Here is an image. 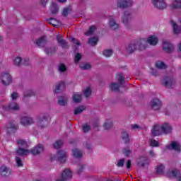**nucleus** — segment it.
<instances>
[{"label": "nucleus", "mask_w": 181, "mask_h": 181, "mask_svg": "<svg viewBox=\"0 0 181 181\" xmlns=\"http://www.w3.org/2000/svg\"><path fill=\"white\" fill-rule=\"evenodd\" d=\"M150 146H159V142L155 139H150Z\"/></svg>", "instance_id": "50"}, {"label": "nucleus", "mask_w": 181, "mask_h": 181, "mask_svg": "<svg viewBox=\"0 0 181 181\" xmlns=\"http://www.w3.org/2000/svg\"><path fill=\"white\" fill-rule=\"evenodd\" d=\"M50 11L52 15H57V13H59V6H57V4L52 3L50 6Z\"/></svg>", "instance_id": "23"}, {"label": "nucleus", "mask_w": 181, "mask_h": 181, "mask_svg": "<svg viewBox=\"0 0 181 181\" xmlns=\"http://www.w3.org/2000/svg\"><path fill=\"white\" fill-rule=\"evenodd\" d=\"M151 107L153 110H154L155 111H158L159 110H160V107H162V102L158 99V98H155L153 99L151 101Z\"/></svg>", "instance_id": "9"}, {"label": "nucleus", "mask_w": 181, "mask_h": 181, "mask_svg": "<svg viewBox=\"0 0 181 181\" xmlns=\"http://www.w3.org/2000/svg\"><path fill=\"white\" fill-rule=\"evenodd\" d=\"M130 153H132V151L129 148H125L123 149V154L126 158H129Z\"/></svg>", "instance_id": "46"}, {"label": "nucleus", "mask_w": 181, "mask_h": 181, "mask_svg": "<svg viewBox=\"0 0 181 181\" xmlns=\"http://www.w3.org/2000/svg\"><path fill=\"white\" fill-rule=\"evenodd\" d=\"M83 170H84V166L81 165L78 170V175H80L81 173H82V172H83Z\"/></svg>", "instance_id": "60"}, {"label": "nucleus", "mask_w": 181, "mask_h": 181, "mask_svg": "<svg viewBox=\"0 0 181 181\" xmlns=\"http://www.w3.org/2000/svg\"><path fill=\"white\" fill-rule=\"evenodd\" d=\"M74 158H82L83 152L77 148H74L71 151Z\"/></svg>", "instance_id": "25"}, {"label": "nucleus", "mask_w": 181, "mask_h": 181, "mask_svg": "<svg viewBox=\"0 0 181 181\" xmlns=\"http://www.w3.org/2000/svg\"><path fill=\"white\" fill-rule=\"evenodd\" d=\"M103 128H105V129H110V128H112V121H111V119H107L103 124Z\"/></svg>", "instance_id": "32"}, {"label": "nucleus", "mask_w": 181, "mask_h": 181, "mask_svg": "<svg viewBox=\"0 0 181 181\" xmlns=\"http://www.w3.org/2000/svg\"><path fill=\"white\" fill-rule=\"evenodd\" d=\"M84 95H85L86 98H88V97H90V95H91V88H90V87L87 88L84 90Z\"/></svg>", "instance_id": "49"}, {"label": "nucleus", "mask_w": 181, "mask_h": 181, "mask_svg": "<svg viewBox=\"0 0 181 181\" xmlns=\"http://www.w3.org/2000/svg\"><path fill=\"white\" fill-rule=\"evenodd\" d=\"M109 25L112 30H117L119 28V25L114 20L109 21Z\"/></svg>", "instance_id": "26"}, {"label": "nucleus", "mask_w": 181, "mask_h": 181, "mask_svg": "<svg viewBox=\"0 0 181 181\" xmlns=\"http://www.w3.org/2000/svg\"><path fill=\"white\" fill-rule=\"evenodd\" d=\"M44 52L47 54H54V53H56V47H46L44 49Z\"/></svg>", "instance_id": "29"}, {"label": "nucleus", "mask_w": 181, "mask_h": 181, "mask_svg": "<svg viewBox=\"0 0 181 181\" xmlns=\"http://www.w3.org/2000/svg\"><path fill=\"white\" fill-rule=\"evenodd\" d=\"M148 158L146 157H141V160L138 162V165H141V168H145Z\"/></svg>", "instance_id": "38"}, {"label": "nucleus", "mask_w": 181, "mask_h": 181, "mask_svg": "<svg viewBox=\"0 0 181 181\" xmlns=\"http://www.w3.org/2000/svg\"><path fill=\"white\" fill-rule=\"evenodd\" d=\"M151 134L153 136H158L162 135V126L159 124H156L153 126V129L151 130Z\"/></svg>", "instance_id": "12"}, {"label": "nucleus", "mask_w": 181, "mask_h": 181, "mask_svg": "<svg viewBox=\"0 0 181 181\" xmlns=\"http://www.w3.org/2000/svg\"><path fill=\"white\" fill-rule=\"evenodd\" d=\"M178 174H179V170L176 169L172 170L170 173H168L170 177V176H173V177H176V176H177Z\"/></svg>", "instance_id": "52"}, {"label": "nucleus", "mask_w": 181, "mask_h": 181, "mask_svg": "<svg viewBox=\"0 0 181 181\" xmlns=\"http://www.w3.org/2000/svg\"><path fill=\"white\" fill-rule=\"evenodd\" d=\"M47 22H48L49 25H52V26H57L58 21L55 18H50L47 19Z\"/></svg>", "instance_id": "39"}, {"label": "nucleus", "mask_w": 181, "mask_h": 181, "mask_svg": "<svg viewBox=\"0 0 181 181\" xmlns=\"http://www.w3.org/2000/svg\"><path fill=\"white\" fill-rule=\"evenodd\" d=\"M72 177L73 174L70 169H65L61 175V180H57V181H67L70 180Z\"/></svg>", "instance_id": "3"}, {"label": "nucleus", "mask_w": 181, "mask_h": 181, "mask_svg": "<svg viewBox=\"0 0 181 181\" xmlns=\"http://www.w3.org/2000/svg\"><path fill=\"white\" fill-rule=\"evenodd\" d=\"M57 160L58 162H60V163H64V162H66V160L67 159V157L66 156V152L62 150L57 151Z\"/></svg>", "instance_id": "14"}, {"label": "nucleus", "mask_w": 181, "mask_h": 181, "mask_svg": "<svg viewBox=\"0 0 181 181\" xmlns=\"http://www.w3.org/2000/svg\"><path fill=\"white\" fill-rule=\"evenodd\" d=\"M161 130L163 132V134H172V126H170L169 123H163L161 125Z\"/></svg>", "instance_id": "17"}, {"label": "nucleus", "mask_w": 181, "mask_h": 181, "mask_svg": "<svg viewBox=\"0 0 181 181\" xmlns=\"http://www.w3.org/2000/svg\"><path fill=\"white\" fill-rule=\"evenodd\" d=\"M13 63L15 66H20L21 63H22V58L21 57H17L14 60Z\"/></svg>", "instance_id": "47"}, {"label": "nucleus", "mask_w": 181, "mask_h": 181, "mask_svg": "<svg viewBox=\"0 0 181 181\" xmlns=\"http://www.w3.org/2000/svg\"><path fill=\"white\" fill-rule=\"evenodd\" d=\"M156 66L157 69H166V64H165L164 62L160 61H158L156 63Z\"/></svg>", "instance_id": "41"}, {"label": "nucleus", "mask_w": 181, "mask_h": 181, "mask_svg": "<svg viewBox=\"0 0 181 181\" xmlns=\"http://www.w3.org/2000/svg\"><path fill=\"white\" fill-rule=\"evenodd\" d=\"M62 146H63V141H62V140L57 141L53 144V147L54 148V149H60V148H62Z\"/></svg>", "instance_id": "37"}, {"label": "nucleus", "mask_w": 181, "mask_h": 181, "mask_svg": "<svg viewBox=\"0 0 181 181\" xmlns=\"http://www.w3.org/2000/svg\"><path fill=\"white\" fill-rule=\"evenodd\" d=\"M17 144L18 145V148L16 151V153L19 156H25V155H28L29 152H31L33 155H40V153H42L45 151L43 145L38 144L36 147L31 148L30 151L28 150V148L29 147L28 142L23 139L17 141Z\"/></svg>", "instance_id": "2"}, {"label": "nucleus", "mask_w": 181, "mask_h": 181, "mask_svg": "<svg viewBox=\"0 0 181 181\" xmlns=\"http://www.w3.org/2000/svg\"><path fill=\"white\" fill-rule=\"evenodd\" d=\"M131 166H132V164L131 163V160H128L126 163L127 169H131Z\"/></svg>", "instance_id": "58"}, {"label": "nucleus", "mask_w": 181, "mask_h": 181, "mask_svg": "<svg viewBox=\"0 0 181 181\" xmlns=\"http://www.w3.org/2000/svg\"><path fill=\"white\" fill-rule=\"evenodd\" d=\"M170 23L173 26L175 35H179V33H181V27L177 25L176 22H175L173 20H170Z\"/></svg>", "instance_id": "20"}, {"label": "nucleus", "mask_w": 181, "mask_h": 181, "mask_svg": "<svg viewBox=\"0 0 181 181\" xmlns=\"http://www.w3.org/2000/svg\"><path fill=\"white\" fill-rule=\"evenodd\" d=\"M167 149L170 151H176V152H180L181 146L176 141H171V144L167 146Z\"/></svg>", "instance_id": "11"}, {"label": "nucleus", "mask_w": 181, "mask_h": 181, "mask_svg": "<svg viewBox=\"0 0 181 181\" xmlns=\"http://www.w3.org/2000/svg\"><path fill=\"white\" fill-rule=\"evenodd\" d=\"M16 161L18 168L23 166V164H22V159L20 157H16Z\"/></svg>", "instance_id": "53"}, {"label": "nucleus", "mask_w": 181, "mask_h": 181, "mask_svg": "<svg viewBox=\"0 0 181 181\" xmlns=\"http://www.w3.org/2000/svg\"><path fill=\"white\" fill-rule=\"evenodd\" d=\"M121 86H119V83H112L110 84V89L112 91H119Z\"/></svg>", "instance_id": "33"}, {"label": "nucleus", "mask_w": 181, "mask_h": 181, "mask_svg": "<svg viewBox=\"0 0 181 181\" xmlns=\"http://www.w3.org/2000/svg\"><path fill=\"white\" fill-rule=\"evenodd\" d=\"M152 4L154 8H156L157 9L166 8V3H165V0H152Z\"/></svg>", "instance_id": "7"}, {"label": "nucleus", "mask_w": 181, "mask_h": 181, "mask_svg": "<svg viewBox=\"0 0 181 181\" xmlns=\"http://www.w3.org/2000/svg\"><path fill=\"white\" fill-rule=\"evenodd\" d=\"M40 3L42 6H46V4H47V0H40Z\"/></svg>", "instance_id": "62"}, {"label": "nucleus", "mask_w": 181, "mask_h": 181, "mask_svg": "<svg viewBox=\"0 0 181 181\" xmlns=\"http://www.w3.org/2000/svg\"><path fill=\"white\" fill-rule=\"evenodd\" d=\"M84 110V106H78L74 110V114L75 115H78V114H81V112H83Z\"/></svg>", "instance_id": "35"}, {"label": "nucleus", "mask_w": 181, "mask_h": 181, "mask_svg": "<svg viewBox=\"0 0 181 181\" xmlns=\"http://www.w3.org/2000/svg\"><path fill=\"white\" fill-rule=\"evenodd\" d=\"M18 97H19V95L16 92L13 93L11 95L12 100H16V98H18Z\"/></svg>", "instance_id": "59"}, {"label": "nucleus", "mask_w": 181, "mask_h": 181, "mask_svg": "<svg viewBox=\"0 0 181 181\" xmlns=\"http://www.w3.org/2000/svg\"><path fill=\"white\" fill-rule=\"evenodd\" d=\"M46 44V38L45 37H42L40 39L37 40L36 45L37 47H42V46H45Z\"/></svg>", "instance_id": "28"}, {"label": "nucleus", "mask_w": 181, "mask_h": 181, "mask_svg": "<svg viewBox=\"0 0 181 181\" xmlns=\"http://www.w3.org/2000/svg\"><path fill=\"white\" fill-rule=\"evenodd\" d=\"M72 100L76 104L81 103V94L74 93L72 96Z\"/></svg>", "instance_id": "24"}, {"label": "nucleus", "mask_w": 181, "mask_h": 181, "mask_svg": "<svg viewBox=\"0 0 181 181\" xmlns=\"http://www.w3.org/2000/svg\"><path fill=\"white\" fill-rule=\"evenodd\" d=\"M163 170H165V165L163 164L157 165L156 168L157 175H163Z\"/></svg>", "instance_id": "30"}, {"label": "nucleus", "mask_w": 181, "mask_h": 181, "mask_svg": "<svg viewBox=\"0 0 181 181\" xmlns=\"http://www.w3.org/2000/svg\"><path fill=\"white\" fill-rule=\"evenodd\" d=\"M94 32H95V26L91 25L89 28L88 30L86 33H85V35H86V36H90V35H93L94 33Z\"/></svg>", "instance_id": "36"}, {"label": "nucleus", "mask_w": 181, "mask_h": 181, "mask_svg": "<svg viewBox=\"0 0 181 181\" xmlns=\"http://www.w3.org/2000/svg\"><path fill=\"white\" fill-rule=\"evenodd\" d=\"M71 42H74L75 45H76L77 46H81L80 42L77 41V40H76L75 38H71Z\"/></svg>", "instance_id": "61"}, {"label": "nucleus", "mask_w": 181, "mask_h": 181, "mask_svg": "<svg viewBox=\"0 0 181 181\" xmlns=\"http://www.w3.org/2000/svg\"><path fill=\"white\" fill-rule=\"evenodd\" d=\"M69 12H70V8H64L62 11V16H67L69 15Z\"/></svg>", "instance_id": "55"}, {"label": "nucleus", "mask_w": 181, "mask_h": 181, "mask_svg": "<svg viewBox=\"0 0 181 181\" xmlns=\"http://www.w3.org/2000/svg\"><path fill=\"white\" fill-rule=\"evenodd\" d=\"M58 69L59 70L60 73H64L65 71H67V67L64 64H60Z\"/></svg>", "instance_id": "43"}, {"label": "nucleus", "mask_w": 181, "mask_h": 181, "mask_svg": "<svg viewBox=\"0 0 181 181\" xmlns=\"http://www.w3.org/2000/svg\"><path fill=\"white\" fill-rule=\"evenodd\" d=\"M58 104L59 105H62L64 107V105H67V98H64V96H60L58 100Z\"/></svg>", "instance_id": "31"}, {"label": "nucleus", "mask_w": 181, "mask_h": 181, "mask_svg": "<svg viewBox=\"0 0 181 181\" xmlns=\"http://www.w3.org/2000/svg\"><path fill=\"white\" fill-rule=\"evenodd\" d=\"M117 6L119 8H129L132 6V1L131 0H117Z\"/></svg>", "instance_id": "8"}, {"label": "nucleus", "mask_w": 181, "mask_h": 181, "mask_svg": "<svg viewBox=\"0 0 181 181\" xmlns=\"http://www.w3.org/2000/svg\"><path fill=\"white\" fill-rule=\"evenodd\" d=\"M22 125L28 127V125H32L33 124V119L29 117H23L21 119Z\"/></svg>", "instance_id": "19"}, {"label": "nucleus", "mask_w": 181, "mask_h": 181, "mask_svg": "<svg viewBox=\"0 0 181 181\" xmlns=\"http://www.w3.org/2000/svg\"><path fill=\"white\" fill-rule=\"evenodd\" d=\"M1 80L4 86H8L12 83V77L8 73H3L1 76Z\"/></svg>", "instance_id": "6"}, {"label": "nucleus", "mask_w": 181, "mask_h": 181, "mask_svg": "<svg viewBox=\"0 0 181 181\" xmlns=\"http://www.w3.org/2000/svg\"><path fill=\"white\" fill-rule=\"evenodd\" d=\"M18 124H15L12 122L8 124V126L6 127V131L7 134H15L16 132V129H18Z\"/></svg>", "instance_id": "16"}, {"label": "nucleus", "mask_w": 181, "mask_h": 181, "mask_svg": "<svg viewBox=\"0 0 181 181\" xmlns=\"http://www.w3.org/2000/svg\"><path fill=\"white\" fill-rule=\"evenodd\" d=\"M89 45H91V46H95L97 43H98V37H92L88 40Z\"/></svg>", "instance_id": "34"}, {"label": "nucleus", "mask_w": 181, "mask_h": 181, "mask_svg": "<svg viewBox=\"0 0 181 181\" xmlns=\"http://www.w3.org/2000/svg\"><path fill=\"white\" fill-rule=\"evenodd\" d=\"M163 49L165 53H173L175 50V46L173 44L167 42V41H163Z\"/></svg>", "instance_id": "5"}, {"label": "nucleus", "mask_w": 181, "mask_h": 181, "mask_svg": "<svg viewBox=\"0 0 181 181\" xmlns=\"http://www.w3.org/2000/svg\"><path fill=\"white\" fill-rule=\"evenodd\" d=\"M158 42H159V40L155 35L149 37L147 40L141 38L136 41V43L129 44L127 47V52L131 54L134 53L135 50H145L146 49V43H148L151 46H156Z\"/></svg>", "instance_id": "1"}, {"label": "nucleus", "mask_w": 181, "mask_h": 181, "mask_svg": "<svg viewBox=\"0 0 181 181\" xmlns=\"http://www.w3.org/2000/svg\"><path fill=\"white\" fill-rule=\"evenodd\" d=\"M80 60H81V54L77 53L75 55L74 62H75L76 64H77V63H78V62H80Z\"/></svg>", "instance_id": "54"}, {"label": "nucleus", "mask_w": 181, "mask_h": 181, "mask_svg": "<svg viewBox=\"0 0 181 181\" xmlns=\"http://www.w3.org/2000/svg\"><path fill=\"white\" fill-rule=\"evenodd\" d=\"M66 88V83L61 81L55 86L54 93H59Z\"/></svg>", "instance_id": "21"}, {"label": "nucleus", "mask_w": 181, "mask_h": 181, "mask_svg": "<svg viewBox=\"0 0 181 181\" xmlns=\"http://www.w3.org/2000/svg\"><path fill=\"white\" fill-rule=\"evenodd\" d=\"M171 9H181V0H175L170 5Z\"/></svg>", "instance_id": "22"}, {"label": "nucleus", "mask_w": 181, "mask_h": 181, "mask_svg": "<svg viewBox=\"0 0 181 181\" xmlns=\"http://www.w3.org/2000/svg\"><path fill=\"white\" fill-rule=\"evenodd\" d=\"M0 173L3 177H8V176L11 175V169L8 168V167L5 165H2L0 168Z\"/></svg>", "instance_id": "18"}, {"label": "nucleus", "mask_w": 181, "mask_h": 181, "mask_svg": "<svg viewBox=\"0 0 181 181\" xmlns=\"http://www.w3.org/2000/svg\"><path fill=\"white\" fill-rule=\"evenodd\" d=\"M57 42L60 45L62 49H69V43L66 40L63 39V35H57Z\"/></svg>", "instance_id": "10"}, {"label": "nucleus", "mask_w": 181, "mask_h": 181, "mask_svg": "<svg viewBox=\"0 0 181 181\" xmlns=\"http://www.w3.org/2000/svg\"><path fill=\"white\" fill-rule=\"evenodd\" d=\"M86 148H87V149H88L89 151H90V153H91V149H93V146H91V144H86Z\"/></svg>", "instance_id": "63"}, {"label": "nucleus", "mask_w": 181, "mask_h": 181, "mask_svg": "<svg viewBox=\"0 0 181 181\" xmlns=\"http://www.w3.org/2000/svg\"><path fill=\"white\" fill-rule=\"evenodd\" d=\"M35 95V92L32 91V90H27L24 93V98H26V97H32Z\"/></svg>", "instance_id": "45"}, {"label": "nucleus", "mask_w": 181, "mask_h": 181, "mask_svg": "<svg viewBox=\"0 0 181 181\" xmlns=\"http://www.w3.org/2000/svg\"><path fill=\"white\" fill-rule=\"evenodd\" d=\"M122 139L124 141V144H129V135L128 134V132H122Z\"/></svg>", "instance_id": "27"}, {"label": "nucleus", "mask_w": 181, "mask_h": 181, "mask_svg": "<svg viewBox=\"0 0 181 181\" xmlns=\"http://www.w3.org/2000/svg\"><path fill=\"white\" fill-rule=\"evenodd\" d=\"M139 126L138 124H132V129H138Z\"/></svg>", "instance_id": "64"}, {"label": "nucleus", "mask_w": 181, "mask_h": 181, "mask_svg": "<svg viewBox=\"0 0 181 181\" xmlns=\"http://www.w3.org/2000/svg\"><path fill=\"white\" fill-rule=\"evenodd\" d=\"M48 119H49V117L47 115H44L40 117L39 124H40V127H41V128H45V127H47V125H49Z\"/></svg>", "instance_id": "13"}, {"label": "nucleus", "mask_w": 181, "mask_h": 181, "mask_svg": "<svg viewBox=\"0 0 181 181\" xmlns=\"http://www.w3.org/2000/svg\"><path fill=\"white\" fill-rule=\"evenodd\" d=\"M131 18H132V16L129 13V11H125L122 16V23L127 26V25H128V22L131 21Z\"/></svg>", "instance_id": "15"}, {"label": "nucleus", "mask_w": 181, "mask_h": 181, "mask_svg": "<svg viewBox=\"0 0 181 181\" xmlns=\"http://www.w3.org/2000/svg\"><path fill=\"white\" fill-rule=\"evenodd\" d=\"M124 162H125V159L124 158L119 160L117 161V166H119V168H122L124 166Z\"/></svg>", "instance_id": "56"}, {"label": "nucleus", "mask_w": 181, "mask_h": 181, "mask_svg": "<svg viewBox=\"0 0 181 181\" xmlns=\"http://www.w3.org/2000/svg\"><path fill=\"white\" fill-rule=\"evenodd\" d=\"M162 83L164 87H168V88H172L175 86V79L170 76H165L162 80Z\"/></svg>", "instance_id": "4"}, {"label": "nucleus", "mask_w": 181, "mask_h": 181, "mask_svg": "<svg viewBox=\"0 0 181 181\" xmlns=\"http://www.w3.org/2000/svg\"><path fill=\"white\" fill-rule=\"evenodd\" d=\"M90 125H88L87 123H85L82 125V129L85 134L90 131Z\"/></svg>", "instance_id": "44"}, {"label": "nucleus", "mask_w": 181, "mask_h": 181, "mask_svg": "<svg viewBox=\"0 0 181 181\" xmlns=\"http://www.w3.org/2000/svg\"><path fill=\"white\" fill-rule=\"evenodd\" d=\"M103 54L105 56V57H111V56H112V49L104 50L103 52Z\"/></svg>", "instance_id": "42"}, {"label": "nucleus", "mask_w": 181, "mask_h": 181, "mask_svg": "<svg viewBox=\"0 0 181 181\" xmlns=\"http://www.w3.org/2000/svg\"><path fill=\"white\" fill-rule=\"evenodd\" d=\"M8 108L10 110H13L14 111H18L19 105H18L17 103H11L8 105Z\"/></svg>", "instance_id": "40"}, {"label": "nucleus", "mask_w": 181, "mask_h": 181, "mask_svg": "<svg viewBox=\"0 0 181 181\" xmlns=\"http://www.w3.org/2000/svg\"><path fill=\"white\" fill-rule=\"evenodd\" d=\"M29 63H30V61H29V59L28 58H25L23 60V66H29Z\"/></svg>", "instance_id": "57"}, {"label": "nucleus", "mask_w": 181, "mask_h": 181, "mask_svg": "<svg viewBox=\"0 0 181 181\" xmlns=\"http://www.w3.org/2000/svg\"><path fill=\"white\" fill-rule=\"evenodd\" d=\"M124 81H125V76H124V74H119L118 75L117 81H119L120 84H122V83H124Z\"/></svg>", "instance_id": "48"}, {"label": "nucleus", "mask_w": 181, "mask_h": 181, "mask_svg": "<svg viewBox=\"0 0 181 181\" xmlns=\"http://www.w3.org/2000/svg\"><path fill=\"white\" fill-rule=\"evenodd\" d=\"M80 67L82 70H88V69H91V65L90 64L85 63L83 65H80Z\"/></svg>", "instance_id": "51"}]
</instances>
